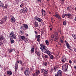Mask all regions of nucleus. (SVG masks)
I'll use <instances>...</instances> for the list:
<instances>
[{
    "label": "nucleus",
    "mask_w": 76,
    "mask_h": 76,
    "mask_svg": "<svg viewBox=\"0 0 76 76\" xmlns=\"http://www.w3.org/2000/svg\"><path fill=\"white\" fill-rule=\"evenodd\" d=\"M19 63H20V64L21 66H24V63L21 60H19V61L18 60H17L15 62V72L17 71L18 69V64H19Z\"/></svg>",
    "instance_id": "1"
},
{
    "label": "nucleus",
    "mask_w": 76,
    "mask_h": 76,
    "mask_svg": "<svg viewBox=\"0 0 76 76\" xmlns=\"http://www.w3.org/2000/svg\"><path fill=\"white\" fill-rule=\"evenodd\" d=\"M10 38V40H12L13 39V38L14 39H16V36L15 35V34H14V32L13 31H12L10 34L9 36Z\"/></svg>",
    "instance_id": "2"
},
{
    "label": "nucleus",
    "mask_w": 76,
    "mask_h": 76,
    "mask_svg": "<svg viewBox=\"0 0 76 76\" xmlns=\"http://www.w3.org/2000/svg\"><path fill=\"white\" fill-rule=\"evenodd\" d=\"M41 72L43 74L44 76H47V75H48V70L47 69H42Z\"/></svg>",
    "instance_id": "3"
},
{
    "label": "nucleus",
    "mask_w": 76,
    "mask_h": 76,
    "mask_svg": "<svg viewBox=\"0 0 76 76\" xmlns=\"http://www.w3.org/2000/svg\"><path fill=\"white\" fill-rule=\"evenodd\" d=\"M40 46H41L40 48L41 50H42V51L43 52H44V51H45V49H46V48H45V45H43L42 44H40Z\"/></svg>",
    "instance_id": "4"
},
{
    "label": "nucleus",
    "mask_w": 76,
    "mask_h": 76,
    "mask_svg": "<svg viewBox=\"0 0 76 76\" xmlns=\"http://www.w3.org/2000/svg\"><path fill=\"white\" fill-rule=\"evenodd\" d=\"M24 73L26 76H29L30 74V72L29 68H27L25 71H24Z\"/></svg>",
    "instance_id": "5"
},
{
    "label": "nucleus",
    "mask_w": 76,
    "mask_h": 76,
    "mask_svg": "<svg viewBox=\"0 0 76 76\" xmlns=\"http://www.w3.org/2000/svg\"><path fill=\"white\" fill-rule=\"evenodd\" d=\"M67 68H68V64H65L63 65L62 66V69L66 72L67 69Z\"/></svg>",
    "instance_id": "6"
},
{
    "label": "nucleus",
    "mask_w": 76,
    "mask_h": 76,
    "mask_svg": "<svg viewBox=\"0 0 76 76\" xmlns=\"http://www.w3.org/2000/svg\"><path fill=\"white\" fill-rule=\"evenodd\" d=\"M35 20H37L39 22H41L42 21V19L39 18L37 16H36L34 18Z\"/></svg>",
    "instance_id": "7"
},
{
    "label": "nucleus",
    "mask_w": 76,
    "mask_h": 76,
    "mask_svg": "<svg viewBox=\"0 0 76 76\" xmlns=\"http://www.w3.org/2000/svg\"><path fill=\"white\" fill-rule=\"evenodd\" d=\"M44 53H47V54L49 55V56H51V52L48 50V49H45V51H44Z\"/></svg>",
    "instance_id": "8"
},
{
    "label": "nucleus",
    "mask_w": 76,
    "mask_h": 76,
    "mask_svg": "<svg viewBox=\"0 0 76 76\" xmlns=\"http://www.w3.org/2000/svg\"><path fill=\"white\" fill-rule=\"evenodd\" d=\"M65 43L66 45V47H67V48H68L69 49H70V48H71V46H70V45H69V43H68V42H67V41L66 40L65 41Z\"/></svg>",
    "instance_id": "9"
},
{
    "label": "nucleus",
    "mask_w": 76,
    "mask_h": 76,
    "mask_svg": "<svg viewBox=\"0 0 76 76\" xmlns=\"http://www.w3.org/2000/svg\"><path fill=\"white\" fill-rule=\"evenodd\" d=\"M42 15L43 16H45L47 15L46 12L44 10H43V9H42Z\"/></svg>",
    "instance_id": "10"
},
{
    "label": "nucleus",
    "mask_w": 76,
    "mask_h": 76,
    "mask_svg": "<svg viewBox=\"0 0 76 76\" xmlns=\"http://www.w3.org/2000/svg\"><path fill=\"white\" fill-rule=\"evenodd\" d=\"M35 53L36 54H37L38 56H39L41 55V51H37V50H36L35 51Z\"/></svg>",
    "instance_id": "11"
},
{
    "label": "nucleus",
    "mask_w": 76,
    "mask_h": 76,
    "mask_svg": "<svg viewBox=\"0 0 76 76\" xmlns=\"http://www.w3.org/2000/svg\"><path fill=\"white\" fill-rule=\"evenodd\" d=\"M65 16H68L67 17L68 18H72V15L70 13L65 14Z\"/></svg>",
    "instance_id": "12"
},
{
    "label": "nucleus",
    "mask_w": 76,
    "mask_h": 76,
    "mask_svg": "<svg viewBox=\"0 0 76 76\" xmlns=\"http://www.w3.org/2000/svg\"><path fill=\"white\" fill-rule=\"evenodd\" d=\"M42 57L43 58H46L47 59L48 58V56L47 55H45V54H44L42 53Z\"/></svg>",
    "instance_id": "13"
},
{
    "label": "nucleus",
    "mask_w": 76,
    "mask_h": 76,
    "mask_svg": "<svg viewBox=\"0 0 76 76\" xmlns=\"http://www.w3.org/2000/svg\"><path fill=\"white\" fill-rule=\"evenodd\" d=\"M56 18H57V19H58L59 20H60L61 19V17H60V15L58 14H56Z\"/></svg>",
    "instance_id": "14"
},
{
    "label": "nucleus",
    "mask_w": 76,
    "mask_h": 76,
    "mask_svg": "<svg viewBox=\"0 0 76 76\" xmlns=\"http://www.w3.org/2000/svg\"><path fill=\"white\" fill-rule=\"evenodd\" d=\"M23 26L24 27V28L26 29H29V27H28V25L26 24H23Z\"/></svg>",
    "instance_id": "15"
},
{
    "label": "nucleus",
    "mask_w": 76,
    "mask_h": 76,
    "mask_svg": "<svg viewBox=\"0 0 76 76\" xmlns=\"http://www.w3.org/2000/svg\"><path fill=\"white\" fill-rule=\"evenodd\" d=\"M34 27H38L39 25L37 21H35L34 23Z\"/></svg>",
    "instance_id": "16"
},
{
    "label": "nucleus",
    "mask_w": 76,
    "mask_h": 76,
    "mask_svg": "<svg viewBox=\"0 0 76 76\" xmlns=\"http://www.w3.org/2000/svg\"><path fill=\"white\" fill-rule=\"evenodd\" d=\"M7 73L8 76H11L12 75V72L10 71H8L7 72Z\"/></svg>",
    "instance_id": "17"
},
{
    "label": "nucleus",
    "mask_w": 76,
    "mask_h": 76,
    "mask_svg": "<svg viewBox=\"0 0 76 76\" xmlns=\"http://www.w3.org/2000/svg\"><path fill=\"white\" fill-rule=\"evenodd\" d=\"M35 73L38 76V75L40 74V71L39 70L37 69L36 70Z\"/></svg>",
    "instance_id": "18"
},
{
    "label": "nucleus",
    "mask_w": 76,
    "mask_h": 76,
    "mask_svg": "<svg viewBox=\"0 0 76 76\" xmlns=\"http://www.w3.org/2000/svg\"><path fill=\"white\" fill-rule=\"evenodd\" d=\"M15 21H16V19L15 18L13 17L11 19V22L12 23H14Z\"/></svg>",
    "instance_id": "19"
},
{
    "label": "nucleus",
    "mask_w": 76,
    "mask_h": 76,
    "mask_svg": "<svg viewBox=\"0 0 76 76\" xmlns=\"http://www.w3.org/2000/svg\"><path fill=\"white\" fill-rule=\"evenodd\" d=\"M4 4L2 2L0 1V6L1 7H4Z\"/></svg>",
    "instance_id": "20"
},
{
    "label": "nucleus",
    "mask_w": 76,
    "mask_h": 76,
    "mask_svg": "<svg viewBox=\"0 0 76 76\" xmlns=\"http://www.w3.org/2000/svg\"><path fill=\"white\" fill-rule=\"evenodd\" d=\"M15 50L13 48H11L9 50V51L10 53H11L12 52L14 51Z\"/></svg>",
    "instance_id": "21"
},
{
    "label": "nucleus",
    "mask_w": 76,
    "mask_h": 76,
    "mask_svg": "<svg viewBox=\"0 0 76 76\" xmlns=\"http://www.w3.org/2000/svg\"><path fill=\"white\" fill-rule=\"evenodd\" d=\"M22 39V40H25V36H21L19 38V39Z\"/></svg>",
    "instance_id": "22"
},
{
    "label": "nucleus",
    "mask_w": 76,
    "mask_h": 76,
    "mask_svg": "<svg viewBox=\"0 0 76 76\" xmlns=\"http://www.w3.org/2000/svg\"><path fill=\"white\" fill-rule=\"evenodd\" d=\"M51 22L52 23H55V19L54 18L52 17L51 18Z\"/></svg>",
    "instance_id": "23"
},
{
    "label": "nucleus",
    "mask_w": 76,
    "mask_h": 76,
    "mask_svg": "<svg viewBox=\"0 0 76 76\" xmlns=\"http://www.w3.org/2000/svg\"><path fill=\"white\" fill-rule=\"evenodd\" d=\"M23 10H24V12L25 13V12H28V8L26 7L24 8L23 9Z\"/></svg>",
    "instance_id": "24"
},
{
    "label": "nucleus",
    "mask_w": 76,
    "mask_h": 76,
    "mask_svg": "<svg viewBox=\"0 0 76 76\" xmlns=\"http://www.w3.org/2000/svg\"><path fill=\"white\" fill-rule=\"evenodd\" d=\"M45 44L47 45H50V42L47 40H45Z\"/></svg>",
    "instance_id": "25"
},
{
    "label": "nucleus",
    "mask_w": 76,
    "mask_h": 76,
    "mask_svg": "<svg viewBox=\"0 0 76 76\" xmlns=\"http://www.w3.org/2000/svg\"><path fill=\"white\" fill-rule=\"evenodd\" d=\"M47 63L46 62H44L43 63V65L44 66H45L46 67H47Z\"/></svg>",
    "instance_id": "26"
},
{
    "label": "nucleus",
    "mask_w": 76,
    "mask_h": 76,
    "mask_svg": "<svg viewBox=\"0 0 76 76\" xmlns=\"http://www.w3.org/2000/svg\"><path fill=\"white\" fill-rule=\"evenodd\" d=\"M34 48H32L31 50V54H32V53H34Z\"/></svg>",
    "instance_id": "27"
},
{
    "label": "nucleus",
    "mask_w": 76,
    "mask_h": 76,
    "mask_svg": "<svg viewBox=\"0 0 76 76\" xmlns=\"http://www.w3.org/2000/svg\"><path fill=\"white\" fill-rule=\"evenodd\" d=\"M20 12L21 13H25L23 9H22L21 10H20Z\"/></svg>",
    "instance_id": "28"
},
{
    "label": "nucleus",
    "mask_w": 76,
    "mask_h": 76,
    "mask_svg": "<svg viewBox=\"0 0 76 76\" xmlns=\"http://www.w3.org/2000/svg\"><path fill=\"white\" fill-rule=\"evenodd\" d=\"M61 61L63 63H64V62H65L66 61V58H62Z\"/></svg>",
    "instance_id": "29"
},
{
    "label": "nucleus",
    "mask_w": 76,
    "mask_h": 76,
    "mask_svg": "<svg viewBox=\"0 0 76 76\" xmlns=\"http://www.w3.org/2000/svg\"><path fill=\"white\" fill-rule=\"evenodd\" d=\"M66 23H67V22H66V20L64 21H63V25H64V26L66 25Z\"/></svg>",
    "instance_id": "30"
},
{
    "label": "nucleus",
    "mask_w": 76,
    "mask_h": 76,
    "mask_svg": "<svg viewBox=\"0 0 76 76\" xmlns=\"http://www.w3.org/2000/svg\"><path fill=\"white\" fill-rule=\"evenodd\" d=\"M72 37H73V38H74V39H76V34H72Z\"/></svg>",
    "instance_id": "31"
},
{
    "label": "nucleus",
    "mask_w": 76,
    "mask_h": 76,
    "mask_svg": "<svg viewBox=\"0 0 76 76\" xmlns=\"http://www.w3.org/2000/svg\"><path fill=\"white\" fill-rule=\"evenodd\" d=\"M36 38H41V36L40 35H36Z\"/></svg>",
    "instance_id": "32"
},
{
    "label": "nucleus",
    "mask_w": 76,
    "mask_h": 76,
    "mask_svg": "<svg viewBox=\"0 0 76 76\" xmlns=\"http://www.w3.org/2000/svg\"><path fill=\"white\" fill-rule=\"evenodd\" d=\"M20 29L22 31H23V30H25V28H24L23 26L20 27Z\"/></svg>",
    "instance_id": "33"
},
{
    "label": "nucleus",
    "mask_w": 76,
    "mask_h": 76,
    "mask_svg": "<svg viewBox=\"0 0 76 76\" xmlns=\"http://www.w3.org/2000/svg\"><path fill=\"white\" fill-rule=\"evenodd\" d=\"M20 70L21 72H22V71H23L24 70V68L23 67V66H21Z\"/></svg>",
    "instance_id": "34"
},
{
    "label": "nucleus",
    "mask_w": 76,
    "mask_h": 76,
    "mask_svg": "<svg viewBox=\"0 0 76 76\" xmlns=\"http://www.w3.org/2000/svg\"><path fill=\"white\" fill-rule=\"evenodd\" d=\"M10 41H11V44H13V43L15 42V40H13V39L11 40H10Z\"/></svg>",
    "instance_id": "35"
},
{
    "label": "nucleus",
    "mask_w": 76,
    "mask_h": 76,
    "mask_svg": "<svg viewBox=\"0 0 76 76\" xmlns=\"http://www.w3.org/2000/svg\"><path fill=\"white\" fill-rule=\"evenodd\" d=\"M3 36L0 37V41H1V40H3Z\"/></svg>",
    "instance_id": "36"
},
{
    "label": "nucleus",
    "mask_w": 76,
    "mask_h": 76,
    "mask_svg": "<svg viewBox=\"0 0 76 76\" xmlns=\"http://www.w3.org/2000/svg\"><path fill=\"white\" fill-rule=\"evenodd\" d=\"M50 58L51 59L53 60V59H54V56H53V55H51L50 56Z\"/></svg>",
    "instance_id": "37"
},
{
    "label": "nucleus",
    "mask_w": 76,
    "mask_h": 76,
    "mask_svg": "<svg viewBox=\"0 0 76 76\" xmlns=\"http://www.w3.org/2000/svg\"><path fill=\"white\" fill-rule=\"evenodd\" d=\"M60 41V42H61V43H62V44L63 43V40L62 39L60 38L59 39Z\"/></svg>",
    "instance_id": "38"
},
{
    "label": "nucleus",
    "mask_w": 76,
    "mask_h": 76,
    "mask_svg": "<svg viewBox=\"0 0 76 76\" xmlns=\"http://www.w3.org/2000/svg\"><path fill=\"white\" fill-rule=\"evenodd\" d=\"M25 4L24 3H22L20 5V7H23V6H24Z\"/></svg>",
    "instance_id": "39"
},
{
    "label": "nucleus",
    "mask_w": 76,
    "mask_h": 76,
    "mask_svg": "<svg viewBox=\"0 0 76 76\" xmlns=\"http://www.w3.org/2000/svg\"><path fill=\"white\" fill-rule=\"evenodd\" d=\"M4 23V21H2V20H0V23L1 24H3Z\"/></svg>",
    "instance_id": "40"
},
{
    "label": "nucleus",
    "mask_w": 76,
    "mask_h": 76,
    "mask_svg": "<svg viewBox=\"0 0 76 76\" xmlns=\"http://www.w3.org/2000/svg\"><path fill=\"white\" fill-rule=\"evenodd\" d=\"M24 40L26 42V43H27V42H28V39H25Z\"/></svg>",
    "instance_id": "41"
},
{
    "label": "nucleus",
    "mask_w": 76,
    "mask_h": 76,
    "mask_svg": "<svg viewBox=\"0 0 76 76\" xmlns=\"http://www.w3.org/2000/svg\"><path fill=\"white\" fill-rule=\"evenodd\" d=\"M4 19H5V21H6V20H7V17L5 16L4 17Z\"/></svg>",
    "instance_id": "42"
},
{
    "label": "nucleus",
    "mask_w": 76,
    "mask_h": 76,
    "mask_svg": "<svg viewBox=\"0 0 76 76\" xmlns=\"http://www.w3.org/2000/svg\"><path fill=\"white\" fill-rule=\"evenodd\" d=\"M3 7L4 8H5L6 9L7 8V4H5V6H4V7Z\"/></svg>",
    "instance_id": "43"
},
{
    "label": "nucleus",
    "mask_w": 76,
    "mask_h": 76,
    "mask_svg": "<svg viewBox=\"0 0 76 76\" xmlns=\"http://www.w3.org/2000/svg\"><path fill=\"white\" fill-rule=\"evenodd\" d=\"M58 32H55V35H56V36L57 37V36H58Z\"/></svg>",
    "instance_id": "44"
},
{
    "label": "nucleus",
    "mask_w": 76,
    "mask_h": 76,
    "mask_svg": "<svg viewBox=\"0 0 76 76\" xmlns=\"http://www.w3.org/2000/svg\"><path fill=\"white\" fill-rule=\"evenodd\" d=\"M37 41H38L39 42H40V41H41V39L40 38H37Z\"/></svg>",
    "instance_id": "45"
},
{
    "label": "nucleus",
    "mask_w": 76,
    "mask_h": 76,
    "mask_svg": "<svg viewBox=\"0 0 76 76\" xmlns=\"http://www.w3.org/2000/svg\"><path fill=\"white\" fill-rule=\"evenodd\" d=\"M0 45H3V42L1 40H0Z\"/></svg>",
    "instance_id": "46"
},
{
    "label": "nucleus",
    "mask_w": 76,
    "mask_h": 76,
    "mask_svg": "<svg viewBox=\"0 0 76 76\" xmlns=\"http://www.w3.org/2000/svg\"><path fill=\"white\" fill-rule=\"evenodd\" d=\"M51 38H54V35L53 34H52L51 36Z\"/></svg>",
    "instance_id": "47"
},
{
    "label": "nucleus",
    "mask_w": 76,
    "mask_h": 76,
    "mask_svg": "<svg viewBox=\"0 0 76 76\" xmlns=\"http://www.w3.org/2000/svg\"><path fill=\"white\" fill-rule=\"evenodd\" d=\"M33 76H37L38 75H37L36 73H34L32 74Z\"/></svg>",
    "instance_id": "48"
},
{
    "label": "nucleus",
    "mask_w": 76,
    "mask_h": 76,
    "mask_svg": "<svg viewBox=\"0 0 76 76\" xmlns=\"http://www.w3.org/2000/svg\"><path fill=\"white\" fill-rule=\"evenodd\" d=\"M37 2H39L41 3V0H36Z\"/></svg>",
    "instance_id": "49"
},
{
    "label": "nucleus",
    "mask_w": 76,
    "mask_h": 76,
    "mask_svg": "<svg viewBox=\"0 0 76 76\" xmlns=\"http://www.w3.org/2000/svg\"><path fill=\"white\" fill-rule=\"evenodd\" d=\"M65 16H66V15H65V14L62 15V17L63 18H64V17H65Z\"/></svg>",
    "instance_id": "50"
},
{
    "label": "nucleus",
    "mask_w": 76,
    "mask_h": 76,
    "mask_svg": "<svg viewBox=\"0 0 76 76\" xmlns=\"http://www.w3.org/2000/svg\"><path fill=\"white\" fill-rule=\"evenodd\" d=\"M34 68H30L31 71V72H33V71H34Z\"/></svg>",
    "instance_id": "51"
},
{
    "label": "nucleus",
    "mask_w": 76,
    "mask_h": 76,
    "mask_svg": "<svg viewBox=\"0 0 76 76\" xmlns=\"http://www.w3.org/2000/svg\"><path fill=\"white\" fill-rule=\"evenodd\" d=\"M67 9H68V10H70V9H71V8H70V7H67Z\"/></svg>",
    "instance_id": "52"
},
{
    "label": "nucleus",
    "mask_w": 76,
    "mask_h": 76,
    "mask_svg": "<svg viewBox=\"0 0 76 76\" xmlns=\"http://www.w3.org/2000/svg\"><path fill=\"white\" fill-rule=\"evenodd\" d=\"M69 63L70 64H72V61L71 60H69Z\"/></svg>",
    "instance_id": "53"
},
{
    "label": "nucleus",
    "mask_w": 76,
    "mask_h": 76,
    "mask_svg": "<svg viewBox=\"0 0 76 76\" xmlns=\"http://www.w3.org/2000/svg\"><path fill=\"white\" fill-rule=\"evenodd\" d=\"M54 41H57V38H54Z\"/></svg>",
    "instance_id": "54"
},
{
    "label": "nucleus",
    "mask_w": 76,
    "mask_h": 76,
    "mask_svg": "<svg viewBox=\"0 0 76 76\" xmlns=\"http://www.w3.org/2000/svg\"><path fill=\"white\" fill-rule=\"evenodd\" d=\"M59 32L60 34H62L63 33H62V32L61 31H59Z\"/></svg>",
    "instance_id": "55"
},
{
    "label": "nucleus",
    "mask_w": 76,
    "mask_h": 76,
    "mask_svg": "<svg viewBox=\"0 0 76 76\" xmlns=\"http://www.w3.org/2000/svg\"><path fill=\"white\" fill-rule=\"evenodd\" d=\"M34 33H35L36 34H38V32L36 31H34Z\"/></svg>",
    "instance_id": "56"
},
{
    "label": "nucleus",
    "mask_w": 76,
    "mask_h": 76,
    "mask_svg": "<svg viewBox=\"0 0 76 76\" xmlns=\"http://www.w3.org/2000/svg\"><path fill=\"white\" fill-rule=\"evenodd\" d=\"M74 67L75 69L76 70V66H74Z\"/></svg>",
    "instance_id": "57"
},
{
    "label": "nucleus",
    "mask_w": 76,
    "mask_h": 76,
    "mask_svg": "<svg viewBox=\"0 0 76 76\" xmlns=\"http://www.w3.org/2000/svg\"><path fill=\"white\" fill-rule=\"evenodd\" d=\"M54 70H55V72H56V68H54Z\"/></svg>",
    "instance_id": "58"
},
{
    "label": "nucleus",
    "mask_w": 76,
    "mask_h": 76,
    "mask_svg": "<svg viewBox=\"0 0 76 76\" xmlns=\"http://www.w3.org/2000/svg\"><path fill=\"white\" fill-rule=\"evenodd\" d=\"M52 28L51 27V28H50V31H52Z\"/></svg>",
    "instance_id": "59"
},
{
    "label": "nucleus",
    "mask_w": 76,
    "mask_h": 76,
    "mask_svg": "<svg viewBox=\"0 0 76 76\" xmlns=\"http://www.w3.org/2000/svg\"><path fill=\"white\" fill-rule=\"evenodd\" d=\"M38 58L39 60H40V59H41V58H40V57H38Z\"/></svg>",
    "instance_id": "60"
},
{
    "label": "nucleus",
    "mask_w": 76,
    "mask_h": 76,
    "mask_svg": "<svg viewBox=\"0 0 76 76\" xmlns=\"http://www.w3.org/2000/svg\"><path fill=\"white\" fill-rule=\"evenodd\" d=\"M25 35H26V36H28V34H25Z\"/></svg>",
    "instance_id": "61"
},
{
    "label": "nucleus",
    "mask_w": 76,
    "mask_h": 76,
    "mask_svg": "<svg viewBox=\"0 0 76 76\" xmlns=\"http://www.w3.org/2000/svg\"><path fill=\"white\" fill-rule=\"evenodd\" d=\"M0 68H1H1H3V67H2L1 65H0Z\"/></svg>",
    "instance_id": "62"
},
{
    "label": "nucleus",
    "mask_w": 76,
    "mask_h": 76,
    "mask_svg": "<svg viewBox=\"0 0 76 76\" xmlns=\"http://www.w3.org/2000/svg\"><path fill=\"white\" fill-rule=\"evenodd\" d=\"M50 26H51V28H53V25H51Z\"/></svg>",
    "instance_id": "63"
},
{
    "label": "nucleus",
    "mask_w": 76,
    "mask_h": 76,
    "mask_svg": "<svg viewBox=\"0 0 76 76\" xmlns=\"http://www.w3.org/2000/svg\"><path fill=\"white\" fill-rule=\"evenodd\" d=\"M74 50L76 52V49H74Z\"/></svg>",
    "instance_id": "64"
}]
</instances>
